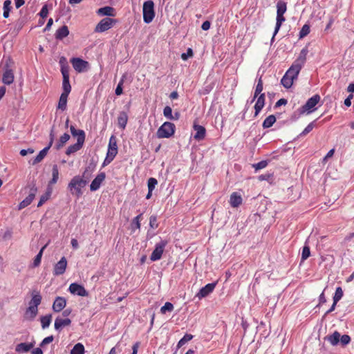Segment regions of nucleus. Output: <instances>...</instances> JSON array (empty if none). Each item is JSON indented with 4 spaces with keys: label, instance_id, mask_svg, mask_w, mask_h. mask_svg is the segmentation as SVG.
Returning a JSON list of instances; mask_svg holds the SVG:
<instances>
[{
    "label": "nucleus",
    "instance_id": "864d4df0",
    "mask_svg": "<svg viewBox=\"0 0 354 354\" xmlns=\"http://www.w3.org/2000/svg\"><path fill=\"white\" fill-rule=\"evenodd\" d=\"M157 184H158V181L156 178H149L148 182H147L148 189L153 191L155 189L156 185Z\"/></svg>",
    "mask_w": 354,
    "mask_h": 354
},
{
    "label": "nucleus",
    "instance_id": "0e129e2a",
    "mask_svg": "<svg viewBox=\"0 0 354 354\" xmlns=\"http://www.w3.org/2000/svg\"><path fill=\"white\" fill-rule=\"evenodd\" d=\"M34 149L32 148H28V149H21L20 151V155L22 156H26L28 153H33Z\"/></svg>",
    "mask_w": 354,
    "mask_h": 354
},
{
    "label": "nucleus",
    "instance_id": "7c9ffc66",
    "mask_svg": "<svg viewBox=\"0 0 354 354\" xmlns=\"http://www.w3.org/2000/svg\"><path fill=\"white\" fill-rule=\"evenodd\" d=\"M97 14L100 15H105V16H115L114 9L112 7L110 6H105L103 8H100L97 10Z\"/></svg>",
    "mask_w": 354,
    "mask_h": 354
},
{
    "label": "nucleus",
    "instance_id": "4d7b16f0",
    "mask_svg": "<svg viewBox=\"0 0 354 354\" xmlns=\"http://www.w3.org/2000/svg\"><path fill=\"white\" fill-rule=\"evenodd\" d=\"M267 165H268V162L266 160H261V161L259 162L258 163L253 165V167L256 170H259V169L266 167Z\"/></svg>",
    "mask_w": 354,
    "mask_h": 354
},
{
    "label": "nucleus",
    "instance_id": "72a5a7b5",
    "mask_svg": "<svg viewBox=\"0 0 354 354\" xmlns=\"http://www.w3.org/2000/svg\"><path fill=\"white\" fill-rule=\"evenodd\" d=\"M59 178V169L57 165H54L52 169V178L49 181V185L55 184Z\"/></svg>",
    "mask_w": 354,
    "mask_h": 354
},
{
    "label": "nucleus",
    "instance_id": "2f4dec72",
    "mask_svg": "<svg viewBox=\"0 0 354 354\" xmlns=\"http://www.w3.org/2000/svg\"><path fill=\"white\" fill-rule=\"evenodd\" d=\"M70 135L68 133H64L59 139L55 145L56 149H59L62 148L64 145L69 140Z\"/></svg>",
    "mask_w": 354,
    "mask_h": 354
},
{
    "label": "nucleus",
    "instance_id": "b1692460",
    "mask_svg": "<svg viewBox=\"0 0 354 354\" xmlns=\"http://www.w3.org/2000/svg\"><path fill=\"white\" fill-rule=\"evenodd\" d=\"M118 127L124 130L127 126L128 122V115L127 113L124 111H122L119 113L118 116Z\"/></svg>",
    "mask_w": 354,
    "mask_h": 354
},
{
    "label": "nucleus",
    "instance_id": "4468645a",
    "mask_svg": "<svg viewBox=\"0 0 354 354\" xmlns=\"http://www.w3.org/2000/svg\"><path fill=\"white\" fill-rule=\"evenodd\" d=\"M67 267V260L65 257L61 258V259L55 265L53 268V274L55 276H59L63 274Z\"/></svg>",
    "mask_w": 354,
    "mask_h": 354
},
{
    "label": "nucleus",
    "instance_id": "4be33fe9",
    "mask_svg": "<svg viewBox=\"0 0 354 354\" xmlns=\"http://www.w3.org/2000/svg\"><path fill=\"white\" fill-rule=\"evenodd\" d=\"M14 81V73L12 69L6 68L2 77V82L7 85L11 84Z\"/></svg>",
    "mask_w": 354,
    "mask_h": 354
},
{
    "label": "nucleus",
    "instance_id": "ddd939ff",
    "mask_svg": "<svg viewBox=\"0 0 354 354\" xmlns=\"http://www.w3.org/2000/svg\"><path fill=\"white\" fill-rule=\"evenodd\" d=\"M69 292L73 295H76L81 297H87L88 295V291L82 285L77 283H73L69 286Z\"/></svg>",
    "mask_w": 354,
    "mask_h": 354
},
{
    "label": "nucleus",
    "instance_id": "680f3d73",
    "mask_svg": "<svg viewBox=\"0 0 354 354\" xmlns=\"http://www.w3.org/2000/svg\"><path fill=\"white\" fill-rule=\"evenodd\" d=\"M48 8H47V6L46 5H44L40 12H39V15L40 17L42 18V19H44L46 17H47L48 16Z\"/></svg>",
    "mask_w": 354,
    "mask_h": 354
},
{
    "label": "nucleus",
    "instance_id": "c85d7f7f",
    "mask_svg": "<svg viewBox=\"0 0 354 354\" xmlns=\"http://www.w3.org/2000/svg\"><path fill=\"white\" fill-rule=\"evenodd\" d=\"M142 219V214H140L137 216H136L131 223V229L132 232H135L136 230H139L140 228V221Z\"/></svg>",
    "mask_w": 354,
    "mask_h": 354
},
{
    "label": "nucleus",
    "instance_id": "58836bf2",
    "mask_svg": "<svg viewBox=\"0 0 354 354\" xmlns=\"http://www.w3.org/2000/svg\"><path fill=\"white\" fill-rule=\"evenodd\" d=\"M287 10V4L283 1H279L277 3V15H284Z\"/></svg>",
    "mask_w": 354,
    "mask_h": 354
},
{
    "label": "nucleus",
    "instance_id": "de8ad7c7",
    "mask_svg": "<svg viewBox=\"0 0 354 354\" xmlns=\"http://www.w3.org/2000/svg\"><path fill=\"white\" fill-rule=\"evenodd\" d=\"M193 335L191 334H186L183 336L182 339H180V341L178 342L177 346L178 348L183 346L185 343L192 339Z\"/></svg>",
    "mask_w": 354,
    "mask_h": 354
},
{
    "label": "nucleus",
    "instance_id": "a878e982",
    "mask_svg": "<svg viewBox=\"0 0 354 354\" xmlns=\"http://www.w3.org/2000/svg\"><path fill=\"white\" fill-rule=\"evenodd\" d=\"M69 34V30L68 27L64 25L59 28L58 30H57L55 32V38L57 39L62 40L64 38L66 37Z\"/></svg>",
    "mask_w": 354,
    "mask_h": 354
},
{
    "label": "nucleus",
    "instance_id": "6e6d98bb",
    "mask_svg": "<svg viewBox=\"0 0 354 354\" xmlns=\"http://www.w3.org/2000/svg\"><path fill=\"white\" fill-rule=\"evenodd\" d=\"M123 83H124V77L120 80L116 88H115V95H120L121 94H122V85H123Z\"/></svg>",
    "mask_w": 354,
    "mask_h": 354
},
{
    "label": "nucleus",
    "instance_id": "a19ab883",
    "mask_svg": "<svg viewBox=\"0 0 354 354\" xmlns=\"http://www.w3.org/2000/svg\"><path fill=\"white\" fill-rule=\"evenodd\" d=\"M84 351L85 350L84 345L81 343H77L71 351V354H84Z\"/></svg>",
    "mask_w": 354,
    "mask_h": 354
},
{
    "label": "nucleus",
    "instance_id": "338daca9",
    "mask_svg": "<svg viewBox=\"0 0 354 354\" xmlns=\"http://www.w3.org/2000/svg\"><path fill=\"white\" fill-rule=\"evenodd\" d=\"M286 104H287V100H286L284 98H281L276 102L275 107H279L281 105H286Z\"/></svg>",
    "mask_w": 354,
    "mask_h": 354
},
{
    "label": "nucleus",
    "instance_id": "c03bdc74",
    "mask_svg": "<svg viewBox=\"0 0 354 354\" xmlns=\"http://www.w3.org/2000/svg\"><path fill=\"white\" fill-rule=\"evenodd\" d=\"M51 195V189L50 188L48 189V191L41 196L39 201L37 204V207H41L46 201H47Z\"/></svg>",
    "mask_w": 354,
    "mask_h": 354
},
{
    "label": "nucleus",
    "instance_id": "c756f323",
    "mask_svg": "<svg viewBox=\"0 0 354 354\" xmlns=\"http://www.w3.org/2000/svg\"><path fill=\"white\" fill-rule=\"evenodd\" d=\"M51 147L47 146L45 148H44L41 151H39V154L35 157V158L33 160L32 164L35 165L39 162H40L44 157L46 156L47 152L50 149Z\"/></svg>",
    "mask_w": 354,
    "mask_h": 354
},
{
    "label": "nucleus",
    "instance_id": "ea45409f",
    "mask_svg": "<svg viewBox=\"0 0 354 354\" xmlns=\"http://www.w3.org/2000/svg\"><path fill=\"white\" fill-rule=\"evenodd\" d=\"M263 89V80L261 77L258 80V82L256 86L253 101L259 96V95H261V93L262 92Z\"/></svg>",
    "mask_w": 354,
    "mask_h": 354
},
{
    "label": "nucleus",
    "instance_id": "393cba45",
    "mask_svg": "<svg viewBox=\"0 0 354 354\" xmlns=\"http://www.w3.org/2000/svg\"><path fill=\"white\" fill-rule=\"evenodd\" d=\"M35 346V342H30V343H20L17 345L16 346V351L21 353V352H28L31 348H32Z\"/></svg>",
    "mask_w": 354,
    "mask_h": 354
},
{
    "label": "nucleus",
    "instance_id": "6ab92c4d",
    "mask_svg": "<svg viewBox=\"0 0 354 354\" xmlns=\"http://www.w3.org/2000/svg\"><path fill=\"white\" fill-rule=\"evenodd\" d=\"M66 305V300L64 297H57L53 304V310L59 313L62 310Z\"/></svg>",
    "mask_w": 354,
    "mask_h": 354
},
{
    "label": "nucleus",
    "instance_id": "0eeeda50",
    "mask_svg": "<svg viewBox=\"0 0 354 354\" xmlns=\"http://www.w3.org/2000/svg\"><path fill=\"white\" fill-rule=\"evenodd\" d=\"M116 23V20L109 17L102 19L95 26V32H103L111 28Z\"/></svg>",
    "mask_w": 354,
    "mask_h": 354
},
{
    "label": "nucleus",
    "instance_id": "f704fd0d",
    "mask_svg": "<svg viewBox=\"0 0 354 354\" xmlns=\"http://www.w3.org/2000/svg\"><path fill=\"white\" fill-rule=\"evenodd\" d=\"M275 122V116L274 115H270L264 120L262 126L264 129L270 128L274 124Z\"/></svg>",
    "mask_w": 354,
    "mask_h": 354
},
{
    "label": "nucleus",
    "instance_id": "774afa93",
    "mask_svg": "<svg viewBox=\"0 0 354 354\" xmlns=\"http://www.w3.org/2000/svg\"><path fill=\"white\" fill-rule=\"evenodd\" d=\"M140 346V342H136L132 346V353L131 354H137L138 350Z\"/></svg>",
    "mask_w": 354,
    "mask_h": 354
},
{
    "label": "nucleus",
    "instance_id": "a211bd4d",
    "mask_svg": "<svg viewBox=\"0 0 354 354\" xmlns=\"http://www.w3.org/2000/svg\"><path fill=\"white\" fill-rule=\"evenodd\" d=\"M106 178V174L104 172H101L97 174V176L94 178V180L91 182L90 185V189L92 192L97 190L102 183L104 180Z\"/></svg>",
    "mask_w": 354,
    "mask_h": 354
},
{
    "label": "nucleus",
    "instance_id": "09e8293b",
    "mask_svg": "<svg viewBox=\"0 0 354 354\" xmlns=\"http://www.w3.org/2000/svg\"><path fill=\"white\" fill-rule=\"evenodd\" d=\"M344 292L341 287L336 288L335 295L333 296V301L338 302L343 297Z\"/></svg>",
    "mask_w": 354,
    "mask_h": 354
},
{
    "label": "nucleus",
    "instance_id": "3c124183",
    "mask_svg": "<svg viewBox=\"0 0 354 354\" xmlns=\"http://www.w3.org/2000/svg\"><path fill=\"white\" fill-rule=\"evenodd\" d=\"M163 115L165 118H167L169 120H174V115H172V109L169 106H167L164 108Z\"/></svg>",
    "mask_w": 354,
    "mask_h": 354
},
{
    "label": "nucleus",
    "instance_id": "f8f14e48",
    "mask_svg": "<svg viewBox=\"0 0 354 354\" xmlns=\"http://www.w3.org/2000/svg\"><path fill=\"white\" fill-rule=\"evenodd\" d=\"M61 73L63 76V82H62V93L68 94L71 91V86L70 84L69 81V73H68L67 67L64 66L61 69Z\"/></svg>",
    "mask_w": 354,
    "mask_h": 354
},
{
    "label": "nucleus",
    "instance_id": "20e7f679",
    "mask_svg": "<svg viewBox=\"0 0 354 354\" xmlns=\"http://www.w3.org/2000/svg\"><path fill=\"white\" fill-rule=\"evenodd\" d=\"M118 153V145H117V139L115 136L112 135L109 138L108 151L106 153V156L104 161L103 165H106L109 163L115 158Z\"/></svg>",
    "mask_w": 354,
    "mask_h": 354
},
{
    "label": "nucleus",
    "instance_id": "39448f33",
    "mask_svg": "<svg viewBox=\"0 0 354 354\" xmlns=\"http://www.w3.org/2000/svg\"><path fill=\"white\" fill-rule=\"evenodd\" d=\"M143 21L146 24L151 23L155 17L154 3L151 0L144 2L142 7Z\"/></svg>",
    "mask_w": 354,
    "mask_h": 354
},
{
    "label": "nucleus",
    "instance_id": "37998d69",
    "mask_svg": "<svg viewBox=\"0 0 354 354\" xmlns=\"http://www.w3.org/2000/svg\"><path fill=\"white\" fill-rule=\"evenodd\" d=\"M41 324L43 328H46L49 326L52 320L51 315H47L41 317Z\"/></svg>",
    "mask_w": 354,
    "mask_h": 354
},
{
    "label": "nucleus",
    "instance_id": "5fc2aeb1",
    "mask_svg": "<svg viewBox=\"0 0 354 354\" xmlns=\"http://www.w3.org/2000/svg\"><path fill=\"white\" fill-rule=\"evenodd\" d=\"M315 124L314 122H310L308 124V126L304 129V130L301 133L300 136H305L308 133H310L314 128Z\"/></svg>",
    "mask_w": 354,
    "mask_h": 354
},
{
    "label": "nucleus",
    "instance_id": "4c0bfd02",
    "mask_svg": "<svg viewBox=\"0 0 354 354\" xmlns=\"http://www.w3.org/2000/svg\"><path fill=\"white\" fill-rule=\"evenodd\" d=\"M46 246H47V244L45 245L44 246H43L41 248V250L39 252V253L35 257V259H34L33 263H32V266L34 268L38 267L40 265L41 261V257H42V255H43V252H44V250H45V248H46Z\"/></svg>",
    "mask_w": 354,
    "mask_h": 354
},
{
    "label": "nucleus",
    "instance_id": "9b49d317",
    "mask_svg": "<svg viewBox=\"0 0 354 354\" xmlns=\"http://www.w3.org/2000/svg\"><path fill=\"white\" fill-rule=\"evenodd\" d=\"M320 100V96L319 95H315L308 100L306 103L302 106L301 112L306 111L310 113L315 110V106L318 104Z\"/></svg>",
    "mask_w": 354,
    "mask_h": 354
},
{
    "label": "nucleus",
    "instance_id": "1a4fd4ad",
    "mask_svg": "<svg viewBox=\"0 0 354 354\" xmlns=\"http://www.w3.org/2000/svg\"><path fill=\"white\" fill-rule=\"evenodd\" d=\"M73 68L77 73H82L86 71L89 67V64L87 61H85L79 57H73L70 60Z\"/></svg>",
    "mask_w": 354,
    "mask_h": 354
},
{
    "label": "nucleus",
    "instance_id": "f03ea898",
    "mask_svg": "<svg viewBox=\"0 0 354 354\" xmlns=\"http://www.w3.org/2000/svg\"><path fill=\"white\" fill-rule=\"evenodd\" d=\"M86 185V181L80 176L73 177L68 184V189L73 194L80 197L82 194V188Z\"/></svg>",
    "mask_w": 354,
    "mask_h": 354
},
{
    "label": "nucleus",
    "instance_id": "c9c22d12",
    "mask_svg": "<svg viewBox=\"0 0 354 354\" xmlns=\"http://www.w3.org/2000/svg\"><path fill=\"white\" fill-rule=\"evenodd\" d=\"M327 339L332 345H337L340 339V333L337 331H335L331 335L328 336Z\"/></svg>",
    "mask_w": 354,
    "mask_h": 354
},
{
    "label": "nucleus",
    "instance_id": "423d86ee",
    "mask_svg": "<svg viewBox=\"0 0 354 354\" xmlns=\"http://www.w3.org/2000/svg\"><path fill=\"white\" fill-rule=\"evenodd\" d=\"M299 72L290 66L281 80V84L286 88L292 86L295 80L297 78Z\"/></svg>",
    "mask_w": 354,
    "mask_h": 354
},
{
    "label": "nucleus",
    "instance_id": "49530a36",
    "mask_svg": "<svg viewBox=\"0 0 354 354\" xmlns=\"http://www.w3.org/2000/svg\"><path fill=\"white\" fill-rule=\"evenodd\" d=\"M310 255V247L306 244L302 249L301 252V261H304L306 260Z\"/></svg>",
    "mask_w": 354,
    "mask_h": 354
},
{
    "label": "nucleus",
    "instance_id": "473e14b6",
    "mask_svg": "<svg viewBox=\"0 0 354 354\" xmlns=\"http://www.w3.org/2000/svg\"><path fill=\"white\" fill-rule=\"evenodd\" d=\"M68 96V94H61L58 102L57 109H61L62 111H64L66 109Z\"/></svg>",
    "mask_w": 354,
    "mask_h": 354
},
{
    "label": "nucleus",
    "instance_id": "9d476101",
    "mask_svg": "<svg viewBox=\"0 0 354 354\" xmlns=\"http://www.w3.org/2000/svg\"><path fill=\"white\" fill-rule=\"evenodd\" d=\"M308 53V48H304L300 53L297 59L294 62L291 67L295 68L296 71L300 72L302 66L304 65L306 61V56Z\"/></svg>",
    "mask_w": 354,
    "mask_h": 354
},
{
    "label": "nucleus",
    "instance_id": "bb28decb",
    "mask_svg": "<svg viewBox=\"0 0 354 354\" xmlns=\"http://www.w3.org/2000/svg\"><path fill=\"white\" fill-rule=\"evenodd\" d=\"M71 323V321L70 319H60L57 318L55 321V328L57 330H59L63 327L70 325Z\"/></svg>",
    "mask_w": 354,
    "mask_h": 354
},
{
    "label": "nucleus",
    "instance_id": "6e6552de",
    "mask_svg": "<svg viewBox=\"0 0 354 354\" xmlns=\"http://www.w3.org/2000/svg\"><path fill=\"white\" fill-rule=\"evenodd\" d=\"M167 243L168 241L166 240H161L159 243H156L155 249L150 256V259L152 261H156L161 259L165 248Z\"/></svg>",
    "mask_w": 354,
    "mask_h": 354
},
{
    "label": "nucleus",
    "instance_id": "e2e57ef3",
    "mask_svg": "<svg viewBox=\"0 0 354 354\" xmlns=\"http://www.w3.org/2000/svg\"><path fill=\"white\" fill-rule=\"evenodd\" d=\"M59 64L61 66V69L62 68V67L66 66L67 67V70H68V73H69V66L67 64L66 58L64 57H62L60 58V59H59Z\"/></svg>",
    "mask_w": 354,
    "mask_h": 354
},
{
    "label": "nucleus",
    "instance_id": "8fccbe9b",
    "mask_svg": "<svg viewBox=\"0 0 354 354\" xmlns=\"http://www.w3.org/2000/svg\"><path fill=\"white\" fill-rule=\"evenodd\" d=\"M174 310V305L170 302H166L163 306L160 308V312L162 314L166 313V312H171Z\"/></svg>",
    "mask_w": 354,
    "mask_h": 354
},
{
    "label": "nucleus",
    "instance_id": "f3484780",
    "mask_svg": "<svg viewBox=\"0 0 354 354\" xmlns=\"http://www.w3.org/2000/svg\"><path fill=\"white\" fill-rule=\"evenodd\" d=\"M193 129L196 131L194 135V138L198 141L202 140L205 138L206 135V129L204 127L197 124L196 121H194L193 124Z\"/></svg>",
    "mask_w": 354,
    "mask_h": 354
},
{
    "label": "nucleus",
    "instance_id": "412c9836",
    "mask_svg": "<svg viewBox=\"0 0 354 354\" xmlns=\"http://www.w3.org/2000/svg\"><path fill=\"white\" fill-rule=\"evenodd\" d=\"M243 199L241 196L237 192H233L230 195V204L232 207H238L242 204Z\"/></svg>",
    "mask_w": 354,
    "mask_h": 354
},
{
    "label": "nucleus",
    "instance_id": "f257e3e1",
    "mask_svg": "<svg viewBox=\"0 0 354 354\" xmlns=\"http://www.w3.org/2000/svg\"><path fill=\"white\" fill-rule=\"evenodd\" d=\"M42 297L40 292L37 290H32L31 292V299L28 302V306L26 309L24 319L28 321H32L38 313V306L41 303Z\"/></svg>",
    "mask_w": 354,
    "mask_h": 354
},
{
    "label": "nucleus",
    "instance_id": "dca6fc26",
    "mask_svg": "<svg viewBox=\"0 0 354 354\" xmlns=\"http://www.w3.org/2000/svg\"><path fill=\"white\" fill-rule=\"evenodd\" d=\"M216 283H211L207 284L199 290V292L196 295V297H198V299H201L207 297L208 295L213 292L216 287Z\"/></svg>",
    "mask_w": 354,
    "mask_h": 354
},
{
    "label": "nucleus",
    "instance_id": "603ef678",
    "mask_svg": "<svg viewBox=\"0 0 354 354\" xmlns=\"http://www.w3.org/2000/svg\"><path fill=\"white\" fill-rule=\"evenodd\" d=\"M149 226L152 229H156L158 227V223L157 221V216L152 215L149 218Z\"/></svg>",
    "mask_w": 354,
    "mask_h": 354
},
{
    "label": "nucleus",
    "instance_id": "7ed1b4c3",
    "mask_svg": "<svg viewBox=\"0 0 354 354\" xmlns=\"http://www.w3.org/2000/svg\"><path fill=\"white\" fill-rule=\"evenodd\" d=\"M176 130L174 123L165 122L158 129L156 136L158 138H169L171 137Z\"/></svg>",
    "mask_w": 354,
    "mask_h": 354
},
{
    "label": "nucleus",
    "instance_id": "13d9d810",
    "mask_svg": "<svg viewBox=\"0 0 354 354\" xmlns=\"http://www.w3.org/2000/svg\"><path fill=\"white\" fill-rule=\"evenodd\" d=\"M339 341L343 346H345L349 344L351 342V337L348 335H343L342 336L340 335Z\"/></svg>",
    "mask_w": 354,
    "mask_h": 354
},
{
    "label": "nucleus",
    "instance_id": "e433bc0d",
    "mask_svg": "<svg viewBox=\"0 0 354 354\" xmlns=\"http://www.w3.org/2000/svg\"><path fill=\"white\" fill-rule=\"evenodd\" d=\"M285 20H286V19L283 17V15H277V22H276L274 32L272 38H274V36L277 35V33L278 32V31L279 30V29L282 25V23L283 21H285Z\"/></svg>",
    "mask_w": 354,
    "mask_h": 354
},
{
    "label": "nucleus",
    "instance_id": "5701e85b",
    "mask_svg": "<svg viewBox=\"0 0 354 354\" xmlns=\"http://www.w3.org/2000/svg\"><path fill=\"white\" fill-rule=\"evenodd\" d=\"M265 94L261 93L259 96L257 97V100L256 102V104L254 105V115L257 116L259 112L261 111V109L263 108L265 105Z\"/></svg>",
    "mask_w": 354,
    "mask_h": 354
},
{
    "label": "nucleus",
    "instance_id": "bf43d9fd",
    "mask_svg": "<svg viewBox=\"0 0 354 354\" xmlns=\"http://www.w3.org/2000/svg\"><path fill=\"white\" fill-rule=\"evenodd\" d=\"M53 341V335H50V336H48V337H45L42 342L40 343V346L41 347H44V346H46V344H48L50 343H51Z\"/></svg>",
    "mask_w": 354,
    "mask_h": 354
},
{
    "label": "nucleus",
    "instance_id": "69168bd1",
    "mask_svg": "<svg viewBox=\"0 0 354 354\" xmlns=\"http://www.w3.org/2000/svg\"><path fill=\"white\" fill-rule=\"evenodd\" d=\"M210 26H211L210 22L209 21H205L203 23V24L201 26V28L203 30H207L210 28Z\"/></svg>",
    "mask_w": 354,
    "mask_h": 354
},
{
    "label": "nucleus",
    "instance_id": "79ce46f5",
    "mask_svg": "<svg viewBox=\"0 0 354 354\" xmlns=\"http://www.w3.org/2000/svg\"><path fill=\"white\" fill-rule=\"evenodd\" d=\"M12 8L11 6V1L6 0L3 3V16L4 18H8L10 15V10Z\"/></svg>",
    "mask_w": 354,
    "mask_h": 354
},
{
    "label": "nucleus",
    "instance_id": "aec40b11",
    "mask_svg": "<svg viewBox=\"0 0 354 354\" xmlns=\"http://www.w3.org/2000/svg\"><path fill=\"white\" fill-rule=\"evenodd\" d=\"M70 131L73 137H77V141L84 142L85 141V132L82 129H76L74 126L70 127Z\"/></svg>",
    "mask_w": 354,
    "mask_h": 354
},
{
    "label": "nucleus",
    "instance_id": "052dcab7",
    "mask_svg": "<svg viewBox=\"0 0 354 354\" xmlns=\"http://www.w3.org/2000/svg\"><path fill=\"white\" fill-rule=\"evenodd\" d=\"M193 56V50L192 48H189L187 50L186 53H183L181 55V58L183 60H187L189 57H191Z\"/></svg>",
    "mask_w": 354,
    "mask_h": 354
},
{
    "label": "nucleus",
    "instance_id": "cd10ccee",
    "mask_svg": "<svg viewBox=\"0 0 354 354\" xmlns=\"http://www.w3.org/2000/svg\"><path fill=\"white\" fill-rule=\"evenodd\" d=\"M84 142L77 141L75 144L71 145L67 148L66 151V154L71 155L72 153L77 152V151L80 150L82 148Z\"/></svg>",
    "mask_w": 354,
    "mask_h": 354
},
{
    "label": "nucleus",
    "instance_id": "2eb2a0df",
    "mask_svg": "<svg viewBox=\"0 0 354 354\" xmlns=\"http://www.w3.org/2000/svg\"><path fill=\"white\" fill-rule=\"evenodd\" d=\"M37 192V187L33 186L30 189L28 196L19 204L18 209H22L25 208L26 207H27L28 205H29L32 203L33 199L35 198Z\"/></svg>",
    "mask_w": 354,
    "mask_h": 354
},
{
    "label": "nucleus",
    "instance_id": "a18cd8bd",
    "mask_svg": "<svg viewBox=\"0 0 354 354\" xmlns=\"http://www.w3.org/2000/svg\"><path fill=\"white\" fill-rule=\"evenodd\" d=\"M310 26L308 24H304L302 26V28L299 32V38L301 39V38H304V37L307 36L310 33Z\"/></svg>",
    "mask_w": 354,
    "mask_h": 354
}]
</instances>
